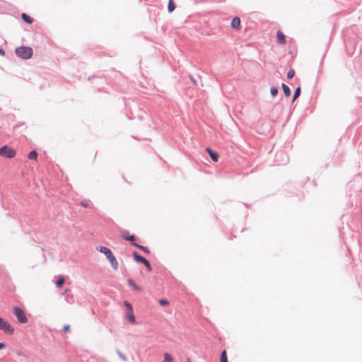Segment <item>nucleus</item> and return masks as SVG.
Instances as JSON below:
<instances>
[{
    "mask_svg": "<svg viewBox=\"0 0 362 362\" xmlns=\"http://www.w3.org/2000/svg\"><path fill=\"white\" fill-rule=\"evenodd\" d=\"M5 54H6L5 51L2 48H0V55L5 56Z\"/></svg>",
    "mask_w": 362,
    "mask_h": 362,
    "instance_id": "nucleus-32",
    "label": "nucleus"
},
{
    "mask_svg": "<svg viewBox=\"0 0 362 362\" xmlns=\"http://www.w3.org/2000/svg\"><path fill=\"white\" fill-rule=\"evenodd\" d=\"M276 39H277V42L279 45H285L286 44V37L281 31H280V30L277 31Z\"/></svg>",
    "mask_w": 362,
    "mask_h": 362,
    "instance_id": "nucleus-7",
    "label": "nucleus"
},
{
    "mask_svg": "<svg viewBox=\"0 0 362 362\" xmlns=\"http://www.w3.org/2000/svg\"><path fill=\"white\" fill-rule=\"evenodd\" d=\"M175 8V4L173 1V0H169L168 5V12L171 13L173 12Z\"/></svg>",
    "mask_w": 362,
    "mask_h": 362,
    "instance_id": "nucleus-17",
    "label": "nucleus"
},
{
    "mask_svg": "<svg viewBox=\"0 0 362 362\" xmlns=\"http://www.w3.org/2000/svg\"><path fill=\"white\" fill-rule=\"evenodd\" d=\"M206 151L208 152L209 155L210 156L211 159L213 161H214V162L218 161V159L219 158V155H218V153L217 152L213 151L212 149H211L209 147L206 148Z\"/></svg>",
    "mask_w": 362,
    "mask_h": 362,
    "instance_id": "nucleus-8",
    "label": "nucleus"
},
{
    "mask_svg": "<svg viewBox=\"0 0 362 362\" xmlns=\"http://www.w3.org/2000/svg\"><path fill=\"white\" fill-rule=\"evenodd\" d=\"M188 362H191L190 361H189Z\"/></svg>",
    "mask_w": 362,
    "mask_h": 362,
    "instance_id": "nucleus-34",
    "label": "nucleus"
},
{
    "mask_svg": "<svg viewBox=\"0 0 362 362\" xmlns=\"http://www.w3.org/2000/svg\"><path fill=\"white\" fill-rule=\"evenodd\" d=\"M37 156H38V154H37V151H36L35 150H33V151H31L28 153V158H29V159H34V160H36V159H37Z\"/></svg>",
    "mask_w": 362,
    "mask_h": 362,
    "instance_id": "nucleus-18",
    "label": "nucleus"
},
{
    "mask_svg": "<svg viewBox=\"0 0 362 362\" xmlns=\"http://www.w3.org/2000/svg\"><path fill=\"white\" fill-rule=\"evenodd\" d=\"M173 358L172 356L168 353L164 354V360L163 362H173Z\"/></svg>",
    "mask_w": 362,
    "mask_h": 362,
    "instance_id": "nucleus-21",
    "label": "nucleus"
},
{
    "mask_svg": "<svg viewBox=\"0 0 362 362\" xmlns=\"http://www.w3.org/2000/svg\"><path fill=\"white\" fill-rule=\"evenodd\" d=\"M6 347V344L4 343L0 342V349H2Z\"/></svg>",
    "mask_w": 362,
    "mask_h": 362,
    "instance_id": "nucleus-33",
    "label": "nucleus"
},
{
    "mask_svg": "<svg viewBox=\"0 0 362 362\" xmlns=\"http://www.w3.org/2000/svg\"><path fill=\"white\" fill-rule=\"evenodd\" d=\"M276 161H280L281 164L286 163L288 162V156L284 152L280 151L276 153Z\"/></svg>",
    "mask_w": 362,
    "mask_h": 362,
    "instance_id": "nucleus-6",
    "label": "nucleus"
},
{
    "mask_svg": "<svg viewBox=\"0 0 362 362\" xmlns=\"http://www.w3.org/2000/svg\"><path fill=\"white\" fill-rule=\"evenodd\" d=\"M158 303H159V304H160V305H162V306H165V305H168V304H169L168 300H166V299H160V300H158Z\"/></svg>",
    "mask_w": 362,
    "mask_h": 362,
    "instance_id": "nucleus-26",
    "label": "nucleus"
},
{
    "mask_svg": "<svg viewBox=\"0 0 362 362\" xmlns=\"http://www.w3.org/2000/svg\"><path fill=\"white\" fill-rule=\"evenodd\" d=\"M81 205L86 208H90V201L83 200L81 202Z\"/></svg>",
    "mask_w": 362,
    "mask_h": 362,
    "instance_id": "nucleus-23",
    "label": "nucleus"
},
{
    "mask_svg": "<svg viewBox=\"0 0 362 362\" xmlns=\"http://www.w3.org/2000/svg\"><path fill=\"white\" fill-rule=\"evenodd\" d=\"M143 264L146 267V269L148 271L150 272V271L152 270L151 265L150 262L148 260H146V262H145Z\"/></svg>",
    "mask_w": 362,
    "mask_h": 362,
    "instance_id": "nucleus-27",
    "label": "nucleus"
},
{
    "mask_svg": "<svg viewBox=\"0 0 362 362\" xmlns=\"http://www.w3.org/2000/svg\"><path fill=\"white\" fill-rule=\"evenodd\" d=\"M132 245H134V247H136L137 248H139L140 250H141L142 251H144L146 254H149L150 253L149 249L148 247H145V246L139 245L136 243H132Z\"/></svg>",
    "mask_w": 362,
    "mask_h": 362,
    "instance_id": "nucleus-16",
    "label": "nucleus"
},
{
    "mask_svg": "<svg viewBox=\"0 0 362 362\" xmlns=\"http://www.w3.org/2000/svg\"><path fill=\"white\" fill-rule=\"evenodd\" d=\"M189 78L193 83L197 84V80L192 76L190 75Z\"/></svg>",
    "mask_w": 362,
    "mask_h": 362,
    "instance_id": "nucleus-31",
    "label": "nucleus"
},
{
    "mask_svg": "<svg viewBox=\"0 0 362 362\" xmlns=\"http://www.w3.org/2000/svg\"><path fill=\"white\" fill-rule=\"evenodd\" d=\"M281 87H282V89H283V91H284V95L286 96V97H288L291 95V90H290V88L286 85L285 83H282L281 84Z\"/></svg>",
    "mask_w": 362,
    "mask_h": 362,
    "instance_id": "nucleus-14",
    "label": "nucleus"
},
{
    "mask_svg": "<svg viewBox=\"0 0 362 362\" xmlns=\"http://www.w3.org/2000/svg\"><path fill=\"white\" fill-rule=\"evenodd\" d=\"M133 257L135 262L138 263L144 264L145 262H146V259L141 255H140L137 252L134 251L133 252Z\"/></svg>",
    "mask_w": 362,
    "mask_h": 362,
    "instance_id": "nucleus-9",
    "label": "nucleus"
},
{
    "mask_svg": "<svg viewBox=\"0 0 362 362\" xmlns=\"http://www.w3.org/2000/svg\"><path fill=\"white\" fill-rule=\"evenodd\" d=\"M16 152L15 149L9 148L7 145H4L0 148V156L6 158H12L15 157Z\"/></svg>",
    "mask_w": 362,
    "mask_h": 362,
    "instance_id": "nucleus-4",
    "label": "nucleus"
},
{
    "mask_svg": "<svg viewBox=\"0 0 362 362\" xmlns=\"http://www.w3.org/2000/svg\"><path fill=\"white\" fill-rule=\"evenodd\" d=\"M122 238L126 240H128L130 242V243L132 245V243H135L134 242V240H135V237L134 235H127V234H122Z\"/></svg>",
    "mask_w": 362,
    "mask_h": 362,
    "instance_id": "nucleus-15",
    "label": "nucleus"
},
{
    "mask_svg": "<svg viewBox=\"0 0 362 362\" xmlns=\"http://www.w3.org/2000/svg\"><path fill=\"white\" fill-rule=\"evenodd\" d=\"M230 25L235 29L239 28L240 25V19L239 17H235L232 19Z\"/></svg>",
    "mask_w": 362,
    "mask_h": 362,
    "instance_id": "nucleus-10",
    "label": "nucleus"
},
{
    "mask_svg": "<svg viewBox=\"0 0 362 362\" xmlns=\"http://www.w3.org/2000/svg\"><path fill=\"white\" fill-rule=\"evenodd\" d=\"M117 354L119 356V357L124 361H127V357L120 351H117Z\"/></svg>",
    "mask_w": 362,
    "mask_h": 362,
    "instance_id": "nucleus-29",
    "label": "nucleus"
},
{
    "mask_svg": "<svg viewBox=\"0 0 362 362\" xmlns=\"http://www.w3.org/2000/svg\"><path fill=\"white\" fill-rule=\"evenodd\" d=\"M21 18L25 23L28 24H31L33 22V19L30 16L27 15L25 13H23L21 14Z\"/></svg>",
    "mask_w": 362,
    "mask_h": 362,
    "instance_id": "nucleus-13",
    "label": "nucleus"
},
{
    "mask_svg": "<svg viewBox=\"0 0 362 362\" xmlns=\"http://www.w3.org/2000/svg\"><path fill=\"white\" fill-rule=\"evenodd\" d=\"M13 311L19 323L24 324L28 322V317L23 309L18 306H15L13 308Z\"/></svg>",
    "mask_w": 362,
    "mask_h": 362,
    "instance_id": "nucleus-3",
    "label": "nucleus"
},
{
    "mask_svg": "<svg viewBox=\"0 0 362 362\" xmlns=\"http://www.w3.org/2000/svg\"><path fill=\"white\" fill-rule=\"evenodd\" d=\"M270 93L272 97H276L279 93V90L276 87L272 86L270 89Z\"/></svg>",
    "mask_w": 362,
    "mask_h": 362,
    "instance_id": "nucleus-22",
    "label": "nucleus"
},
{
    "mask_svg": "<svg viewBox=\"0 0 362 362\" xmlns=\"http://www.w3.org/2000/svg\"><path fill=\"white\" fill-rule=\"evenodd\" d=\"M295 75V71L293 69H290L287 73V78L288 79H291Z\"/></svg>",
    "mask_w": 362,
    "mask_h": 362,
    "instance_id": "nucleus-25",
    "label": "nucleus"
},
{
    "mask_svg": "<svg viewBox=\"0 0 362 362\" xmlns=\"http://www.w3.org/2000/svg\"><path fill=\"white\" fill-rule=\"evenodd\" d=\"M69 329H70V326L69 325H66L63 327V331L65 332L69 331Z\"/></svg>",
    "mask_w": 362,
    "mask_h": 362,
    "instance_id": "nucleus-30",
    "label": "nucleus"
},
{
    "mask_svg": "<svg viewBox=\"0 0 362 362\" xmlns=\"http://www.w3.org/2000/svg\"><path fill=\"white\" fill-rule=\"evenodd\" d=\"M0 329L7 334H13L14 332V329L1 317H0Z\"/></svg>",
    "mask_w": 362,
    "mask_h": 362,
    "instance_id": "nucleus-5",
    "label": "nucleus"
},
{
    "mask_svg": "<svg viewBox=\"0 0 362 362\" xmlns=\"http://www.w3.org/2000/svg\"><path fill=\"white\" fill-rule=\"evenodd\" d=\"M220 362H228L227 354L226 350L221 351Z\"/></svg>",
    "mask_w": 362,
    "mask_h": 362,
    "instance_id": "nucleus-19",
    "label": "nucleus"
},
{
    "mask_svg": "<svg viewBox=\"0 0 362 362\" xmlns=\"http://www.w3.org/2000/svg\"><path fill=\"white\" fill-rule=\"evenodd\" d=\"M124 305L127 308V310H133L132 305L128 301L125 300Z\"/></svg>",
    "mask_w": 362,
    "mask_h": 362,
    "instance_id": "nucleus-28",
    "label": "nucleus"
},
{
    "mask_svg": "<svg viewBox=\"0 0 362 362\" xmlns=\"http://www.w3.org/2000/svg\"><path fill=\"white\" fill-rule=\"evenodd\" d=\"M300 90H300V86H298L296 88V90L294 91L293 96V101L296 100L300 96Z\"/></svg>",
    "mask_w": 362,
    "mask_h": 362,
    "instance_id": "nucleus-20",
    "label": "nucleus"
},
{
    "mask_svg": "<svg viewBox=\"0 0 362 362\" xmlns=\"http://www.w3.org/2000/svg\"><path fill=\"white\" fill-rule=\"evenodd\" d=\"M128 285L131 286L135 291H141V288L138 286L133 279H129L127 281Z\"/></svg>",
    "mask_w": 362,
    "mask_h": 362,
    "instance_id": "nucleus-12",
    "label": "nucleus"
},
{
    "mask_svg": "<svg viewBox=\"0 0 362 362\" xmlns=\"http://www.w3.org/2000/svg\"><path fill=\"white\" fill-rule=\"evenodd\" d=\"M64 284V279L63 277H60L57 281H56V286L57 287H62L63 284Z\"/></svg>",
    "mask_w": 362,
    "mask_h": 362,
    "instance_id": "nucleus-24",
    "label": "nucleus"
},
{
    "mask_svg": "<svg viewBox=\"0 0 362 362\" xmlns=\"http://www.w3.org/2000/svg\"><path fill=\"white\" fill-rule=\"evenodd\" d=\"M127 319L129 320V322L132 324H135L136 323V318H135V316L134 315L133 310H127Z\"/></svg>",
    "mask_w": 362,
    "mask_h": 362,
    "instance_id": "nucleus-11",
    "label": "nucleus"
},
{
    "mask_svg": "<svg viewBox=\"0 0 362 362\" xmlns=\"http://www.w3.org/2000/svg\"><path fill=\"white\" fill-rule=\"evenodd\" d=\"M15 53L18 57L23 59H28L32 57L33 50L30 47L21 46L16 48Z\"/></svg>",
    "mask_w": 362,
    "mask_h": 362,
    "instance_id": "nucleus-1",
    "label": "nucleus"
},
{
    "mask_svg": "<svg viewBox=\"0 0 362 362\" xmlns=\"http://www.w3.org/2000/svg\"><path fill=\"white\" fill-rule=\"evenodd\" d=\"M98 250L103 253L107 259L109 260V262L111 264V266L115 270H117L118 269V262L115 258V257L113 255L112 251L107 247L105 246H100Z\"/></svg>",
    "mask_w": 362,
    "mask_h": 362,
    "instance_id": "nucleus-2",
    "label": "nucleus"
}]
</instances>
